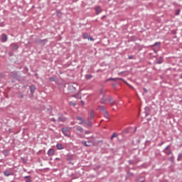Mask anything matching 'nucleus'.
I'll return each mask as SVG.
<instances>
[{
	"label": "nucleus",
	"mask_w": 182,
	"mask_h": 182,
	"mask_svg": "<svg viewBox=\"0 0 182 182\" xmlns=\"http://www.w3.org/2000/svg\"><path fill=\"white\" fill-rule=\"evenodd\" d=\"M95 11L96 15H99L100 14H102V7H100V6H97L95 7Z\"/></svg>",
	"instance_id": "obj_3"
},
{
	"label": "nucleus",
	"mask_w": 182,
	"mask_h": 182,
	"mask_svg": "<svg viewBox=\"0 0 182 182\" xmlns=\"http://www.w3.org/2000/svg\"><path fill=\"white\" fill-rule=\"evenodd\" d=\"M11 77L13 79H15L16 80H18V82H23L25 80V78L22 76H21V74L18 71H14L11 73Z\"/></svg>",
	"instance_id": "obj_1"
},
{
	"label": "nucleus",
	"mask_w": 182,
	"mask_h": 182,
	"mask_svg": "<svg viewBox=\"0 0 182 182\" xmlns=\"http://www.w3.org/2000/svg\"><path fill=\"white\" fill-rule=\"evenodd\" d=\"M6 41H8V36H6V34L3 33L1 35V42H6Z\"/></svg>",
	"instance_id": "obj_11"
},
{
	"label": "nucleus",
	"mask_w": 182,
	"mask_h": 182,
	"mask_svg": "<svg viewBox=\"0 0 182 182\" xmlns=\"http://www.w3.org/2000/svg\"><path fill=\"white\" fill-rule=\"evenodd\" d=\"M117 79H119V80H123V78H112V77L108 78L107 80H114V81H115V80H117Z\"/></svg>",
	"instance_id": "obj_27"
},
{
	"label": "nucleus",
	"mask_w": 182,
	"mask_h": 182,
	"mask_svg": "<svg viewBox=\"0 0 182 182\" xmlns=\"http://www.w3.org/2000/svg\"><path fill=\"white\" fill-rule=\"evenodd\" d=\"M51 122H56V119H55V118H52Z\"/></svg>",
	"instance_id": "obj_41"
},
{
	"label": "nucleus",
	"mask_w": 182,
	"mask_h": 182,
	"mask_svg": "<svg viewBox=\"0 0 182 182\" xmlns=\"http://www.w3.org/2000/svg\"><path fill=\"white\" fill-rule=\"evenodd\" d=\"M134 57L133 55H129L128 59H134Z\"/></svg>",
	"instance_id": "obj_36"
},
{
	"label": "nucleus",
	"mask_w": 182,
	"mask_h": 182,
	"mask_svg": "<svg viewBox=\"0 0 182 182\" xmlns=\"http://www.w3.org/2000/svg\"><path fill=\"white\" fill-rule=\"evenodd\" d=\"M24 178H31V176H24Z\"/></svg>",
	"instance_id": "obj_46"
},
{
	"label": "nucleus",
	"mask_w": 182,
	"mask_h": 182,
	"mask_svg": "<svg viewBox=\"0 0 182 182\" xmlns=\"http://www.w3.org/2000/svg\"><path fill=\"white\" fill-rule=\"evenodd\" d=\"M165 154H171V149H170V145H168L164 149Z\"/></svg>",
	"instance_id": "obj_5"
},
{
	"label": "nucleus",
	"mask_w": 182,
	"mask_h": 182,
	"mask_svg": "<svg viewBox=\"0 0 182 182\" xmlns=\"http://www.w3.org/2000/svg\"><path fill=\"white\" fill-rule=\"evenodd\" d=\"M143 90L144 93H147L148 90L146 88H144ZM144 93H142V95H144Z\"/></svg>",
	"instance_id": "obj_38"
},
{
	"label": "nucleus",
	"mask_w": 182,
	"mask_h": 182,
	"mask_svg": "<svg viewBox=\"0 0 182 182\" xmlns=\"http://www.w3.org/2000/svg\"><path fill=\"white\" fill-rule=\"evenodd\" d=\"M105 18H106V16H105H105H102L101 17L102 21H103V19H105Z\"/></svg>",
	"instance_id": "obj_39"
},
{
	"label": "nucleus",
	"mask_w": 182,
	"mask_h": 182,
	"mask_svg": "<svg viewBox=\"0 0 182 182\" xmlns=\"http://www.w3.org/2000/svg\"><path fill=\"white\" fill-rule=\"evenodd\" d=\"M48 156H54L55 150L53 149H50L47 152Z\"/></svg>",
	"instance_id": "obj_10"
},
{
	"label": "nucleus",
	"mask_w": 182,
	"mask_h": 182,
	"mask_svg": "<svg viewBox=\"0 0 182 182\" xmlns=\"http://www.w3.org/2000/svg\"><path fill=\"white\" fill-rule=\"evenodd\" d=\"M77 120L80 121L79 124H83V123H85L82 117H77Z\"/></svg>",
	"instance_id": "obj_16"
},
{
	"label": "nucleus",
	"mask_w": 182,
	"mask_h": 182,
	"mask_svg": "<svg viewBox=\"0 0 182 182\" xmlns=\"http://www.w3.org/2000/svg\"><path fill=\"white\" fill-rule=\"evenodd\" d=\"M61 132L65 137H70V134H67L69 132V128H62Z\"/></svg>",
	"instance_id": "obj_2"
},
{
	"label": "nucleus",
	"mask_w": 182,
	"mask_h": 182,
	"mask_svg": "<svg viewBox=\"0 0 182 182\" xmlns=\"http://www.w3.org/2000/svg\"><path fill=\"white\" fill-rule=\"evenodd\" d=\"M144 110L145 116L146 117H147V116L150 114V112H151V109L149 107H145Z\"/></svg>",
	"instance_id": "obj_7"
},
{
	"label": "nucleus",
	"mask_w": 182,
	"mask_h": 182,
	"mask_svg": "<svg viewBox=\"0 0 182 182\" xmlns=\"http://www.w3.org/2000/svg\"><path fill=\"white\" fill-rule=\"evenodd\" d=\"M19 99H23V95L22 93L18 94Z\"/></svg>",
	"instance_id": "obj_32"
},
{
	"label": "nucleus",
	"mask_w": 182,
	"mask_h": 182,
	"mask_svg": "<svg viewBox=\"0 0 182 182\" xmlns=\"http://www.w3.org/2000/svg\"><path fill=\"white\" fill-rule=\"evenodd\" d=\"M163 58L161 57L159 58V59L157 60L158 65H161L163 63Z\"/></svg>",
	"instance_id": "obj_25"
},
{
	"label": "nucleus",
	"mask_w": 182,
	"mask_h": 182,
	"mask_svg": "<svg viewBox=\"0 0 182 182\" xmlns=\"http://www.w3.org/2000/svg\"><path fill=\"white\" fill-rule=\"evenodd\" d=\"M57 150H63L65 148L63 147V145L62 144L58 143L55 146Z\"/></svg>",
	"instance_id": "obj_12"
},
{
	"label": "nucleus",
	"mask_w": 182,
	"mask_h": 182,
	"mask_svg": "<svg viewBox=\"0 0 182 182\" xmlns=\"http://www.w3.org/2000/svg\"><path fill=\"white\" fill-rule=\"evenodd\" d=\"M29 89H30L31 93L33 94L35 93V90H36V87H35V85H30Z\"/></svg>",
	"instance_id": "obj_13"
},
{
	"label": "nucleus",
	"mask_w": 182,
	"mask_h": 182,
	"mask_svg": "<svg viewBox=\"0 0 182 182\" xmlns=\"http://www.w3.org/2000/svg\"><path fill=\"white\" fill-rule=\"evenodd\" d=\"M9 133H12V129H9Z\"/></svg>",
	"instance_id": "obj_45"
},
{
	"label": "nucleus",
	"mask_w": 182,
	"mask_h": 182,
	"mask_svg": "<svg viewBox=\"0 0 182 182\" xmlns=\"http://www.w3.org/2000/svg\"><path fill=\"white\" fill-rule=\"evenodd\" d=\"M23 163H26V161H23Z\"/></svg>",
	"instance_id": "obj_53"
},
{
	"label": "nucleus",
	"mask_w": 182,
	"mask_h": 182,
	"mask_svg": "<svg viewBox=\"0 0 182 182\" xmlns=\"http://www.w3.org/2000/svg\"><path fill=\"white\" fill-rule=\"evenodd\" d=\"M4 176H6V177H9V176H12V173H11V171L9 170H6L4 171Z\"/></svg>",
	"instance_id": "obj_14"
},
{
	"label": "nucleus",
	"mask_w": 182,
	"mask_h": 182,
	"mask_svg": "<svg viewBox=\"0 0 182 182\" xmlns=\"http://www.w3.org/2000/svg\"><path fill=\"white\" fill-rule=\"evenodd\" d=\"M180 12H181V9H176L175 11V15L177 16L178 15H180Z\"/></svg>",
	"instance_id": "obj_26"
},
{
	"label": "nucleus",
	"mask_w": 182,
	"mask_h": 182,
	"mask_svg": "<svg viewBox=\"0 0 182 182\" xmlns=\"http://www.w3.org/2000/svg\"><path fill=\"white\" fill-rule=\"evenodd\" d=\"M106 102H107V99L106 98V95L103 94L102 97L101 98V100L100 101V103H101V105H105L106 103Z\"/></svg>",
	"instance_id": "obj_4"
},
{
	"label": "nucleus",
	"mask_w": 182,
	"mask_h": 182,
	"mask_svg": "<svg viewBox=\"0 0 182 182\" xmlns=\"http://www.w3.org/2000/svg\"><path fill=\"white\" fill-rule=\"evenodd\" d=\"M180 159H182V154H180L178 156V160H180Z\"/></svg>",
	"instance_id": "obj_37"
},
{
	"label": "nucleus",
	"mask_w": 182,
	"mask_h": 182,
	"mask_svg": "<svg viewBox=\"0 0 182 182\" xmlns=\"http://www.w3.org/2000/svg\"><path fill=\"white\" fill-rule=\"evenodd\" d=\"M58 122H66V117H63V116H60L58 118Z\"/></svg>",
	"instance_id": "obj_15"
},
{
	"label": "nucleus",
	"mask_w": 182,
	"mask_h": 182,
	"mask_svg": "<svg viewBox=\"0 0 182 182\" xmlns=\"http://www.w3.org/2000/svg\"><path fill=\"white\" fill-rule=\"evenodd\" d=\"M69 105H70V106H73V107H75V106H76V103H75L72 101L69 102Z\"/></svg>",
	"instance_id": "obj_29"
},
{
	"label": "nucleus",
	"mask_w": 182,
	"mask_h": 182,
	"mask_svg": "<svg viewBox=\"0 0 182 182\" xmlns=\"http://www.w3.org/2000/svg\"><path fill=\"white\" fill-rule=\"evenodd\" d=\"M69 89H73V90L76 91V87H75L73 85H70Z\"/></svg>",
	"instance_id": "obj_31"
},
{
	"label": "nucleus",
	"mask_w": 182,
	"mask_h": 182,
	"mask_svg": "<svg viewBox=\"0 0 182 182\" xmlns=\"http://www.w3.org/2000/svg\"><path fill=\"white\" fill-rule=\"evenodd\" d=\"M127 85L129 86V87H132V85H130L129 83L126 82Z\"/></svg>",
	"instance_id": "obj_49"
},
{
	"label": "nucleus",
	"mask_w": 182,
	"mask_h": 182,
	"mask_svg": "<svg viewBox=\"0 0 182 182\" xmlns=\"http://www.w3.org/2000/svg\"><path fill=\"white\" fill-rule=\"evenodd\" d=\"M86 124H87V127H92V123H91V122H90V119L88 118V119H87Z\"/></svg>",
	"instance_id": "obj_19"
},
{
	"label": "nucleus",
	"mask_w": 182,
	"mask_h": 182,
	"mask_svg": "<svg viewBox=\"0 0 182 182\" xmlns=\"http://www.w3.org/2000/svg\"><path fill=\"white\" fill-rule=\"evenodd\" d=\"M90 117L91 119H93V117H95V111L93 109H91L90 111Z\"/></svg>",
	"instance_id": "obj_17"
},
{
	"label": "nucleus",
	"mask_w": 182,
	"mask_h": 182,
	"mask_svg": "<svg viewBox=\"0 0 182 182\" xmlns=\"http://www.w3.org/2000/svg\"><path fill=\"white\" fill-rule=\"evenodd\" d=\"M4 156H5L6 157L9 154V150L8 149H4L2 151Z\"/></svg>",
	"instance_id": "obj_18"
},
{
	"label": "nucleus",
	"mask_w": 182,
	"mask_h": 182,
	"mask_svg": "<svg viewBox=\"0 0 182 182\" xmlns=\"http://www.w3.org/2000/svg\"><path fill=\"white\" fill-rule=\"evenodd\" d=\"M77 131L80 132V133H83V128L82 127H77Z\"/></svg>",
	"instance_id": "obj_22"
},
{
	"label": "nucleus",
	"mask_w": 182,
	"mask_h": 182,
	"mask_svg": "<svg viewBox=\"0 0 182 182\" xmlns=\"http://www.w3.org/2000/svg\"><path fill=\"white\" fill-rule=\"evenodd\" d=\"M154 46H160V42H156L154 44Z\"/></svg>",
	"instance_id": "obj_33"
},
{
	"label": "nucleus",
	"mask_w": 182,
	"mask_h": 182,
	"mask_svg": "<svg viewBox=\"0 0 182 182\" xmlns=\"http://www.w3.org/2000/svg\"><path fill=\"white\" fill-rule=\"evenodd\" d=\"M55 160H59V158H55Z\"/></svg>",
	"instance_id": "obj_51"
},
{
	"label": "nucleus",
	"mask_w": 182,
	"mask_h": 182,
	"mask_svg": "<svg viewBox=\"0 0 182 182\" xmlns=\"http://www.w3.org/2000/svg\"><path fill=\"white\" fill-rule=\"evenodd\" d=\"M181 78L182 79V76H181Z\"/></svg>",
	"instance_id": "obj_55"
},
{
	"label": "nucleus",
	"mask_w": 182,
	"mask_h": 182,
	"mask_svg": "<svg viewBox=\"0 0 182 182\" xmlns=\"http://www.w3.org/2000/svg\"><path fill=\"white\" fill-rule=\"evenodd\" d=\"M26 182H31V178H29Z\"/></svg>",
	"instance_id": "obj_43"
},
{
	"label": "nucleus",
	"mask_w": 182,
	"mask_h": 182,
	"mask_svg": "<svg viewBox=\"0 0 182 182\" xmlns=\"http://www.w3.org/2000/svg\"><path fill=\"white\" fill-rule=\"evenodd\" d=\"M49 80H50V82H55L56 80L55 79V77H50L49 78Z\"/></svg>",
	"instance_id": "obj_30"
},
{
	"label": "nucleus",
	"mask_w": 182,
	"mask_h": 182,
	"mask_svg": "<svg viewBox=\"0 0 182 182\" xmlns=\"http://www.w3.org/2000/svg\"><path fill=\"white\" fill-rule=\"evenodd\" d=\"M11 48H12L13 50H18V49H19V46L16 43L11 44Z\"/></svg>",
	"instance_id": "obj_9"
},
{
	"label": "nucleus",
	"mask_w": 182,
	"mask_h": 182,
	"mask_svg": "<svg viewBox=\"0 0 182 182\" xmlns=\"http://www.w3.org/2000/svg\"><path fill=\"white\" fill-rule=\"evenodd\" d=\"M127 85L129 86V87H132V85H130L129 83L126 82Z\"/></svg>",
	"instance_id": "obj_48"
},
{
	"label": "nucleus",
	"mask_w": 182,
	"mask_h": 182,
	"mask_svg": "<svg viewBox=\"0 0 182 182\" xmlns=\"http://www.w3.org/2000/svg\"><path fill=\"white\" fill-rule=\"evenodd\" d=\"M123 73H124V71L120 73L121 75H123Z\"/></svg>",
	"instance_id": "obj_50"
},
{
	"label": "nucleus",
	"mask_w": 182,
	"mask_h": 182,
	"mask_svg": "<svg viewBox=\"0 0 182 182\" xmlns=\"http://www.w3.org/2000/svg\"><path fill=\"white\" fill-rule=\"evenodd\" d=\"M108 102L111 106L116 105V100H114L112 96H109Z\"/></svg>",
	"instance_id": "obj_6"
},
{
	"label": "nucleus",
	"mask_w": 182,
	"mask_h": 182,
	"mask_svg": "<svg viewBox=\"0 0 182 182\" xmlns=\"http://www.w3.org/2000/svg\"><path fill=\"white\" fill-rule=\"evenodd\" d=\"M114 137H117V134L116 132L113 133L112 136H111V140L114 139Z\"/></svg>",
	"instance_id": "obj_28"
},
{
	"label": "nucleus",
	"mask_w": 182,
	"mask_h": 182,
	"mask_svg": "<svg viewBox=\"0 0 182 182\" xmlns=\"http://www.w3.org/2000/svg\"><path fill=\"white\" fill-rule=\"evenodd\" d=\"M163 144H164V141H161L160 144H158V146L159 147H161V146H163Z\"/></svg>",
	"instance_id": "obj_35"
},
{
	"label": "nucleus",
	"mask_w": 182,
	"mask_h": 182,
	"mask_svg": "<svg viewBox=\"0 0 182 182\" xmlns=\"http://www.w3.org/2000/svg\"><path fill=\"white\" fill-rule=\"evenodd\" d=\"M83 39H88L89 38V34L87 33H85L82 34Z\"/></svg>",
	"instance_id": "obj_23"
},
{
	"label": "nucleus",
	"mask_w": 182,
	"mask_h": 182,
	"mask_svg": "<svg viewBox=\"0 0 182 182\" xmlns=\"http://www.w3.org/2000/svg\"><path fill=\"white\" fill-rule=\"evenodd\" d=\"M9 53H10V54H11V53H12V52H10Z\"/></svg>",
	"instance_id": "obj_54"
},
{
	"label": "nucleus",
	"mask_w": 182,
	"mask_h": 182,
	"mask_svg": "<svg viewBox=\"0 0 182 182\" xmlns=\"http://www.w3.org/2000/svg\"><path fill=\"white\" fill-rule=\"evenodd\" d=\"M92 77H93L92 75H90V74L85 75V79L87 80H89L90 79H92Z\"/></svg>",
	"instance_id": "obj_20"
},
{
	"label": "nucleus",
	"mask_w": 182,
	"mask_h": 182,
	"mask_svg": "<svg viewBox=\"0 0 182 182\" xmlns=\"http://www.w3.org/2000/svg\"><path fill=\"white\" fill-rule=\"evenodd\" d=\"M45 41L46 42V39L41 40V43H42V42H45Z\"/></svg>",
	"instance_id": "obj_44"
},
{
	"label": "nucleus",
	"mask_w": 182,
	"mask_h": 182,
	"mask_svg": "<svg viewBox=\"0 0 182 182\" xmlns=\"http://www.w3.org/2000/svg\"><path fill=\"white\" fill-rule=\"evenodd\" d=\"M82 144H84V146H85V147H90V146H92V141H82Z\"/></svg>",
	"instance_id": "obj_8"
},
{
	"label": "nucleus",
	"mask_w": 182,
	"mask_h": 182,
	"mask_svg": "<svg viewBox=\"0 0 182 182\" xmlns=\"http://www.w3.org/2000/svg\"><path fill=\"white\" fill-rule=\"evenodd\" d=\"M103 114H104V117H105V119H109V113L107 112V110L103 112Z\"/></svg>",
	"instance_id": "obj_21"
},
{
	"label": "nucleus",
	"mask_w": 182,
	"mask_h": 182,
	"mask_svg": "<svg viewBox=\"0 0 182 182\" xmlns=\"http://www.w3.org/2000/svg\"><path fill=\"white\" fill-rule=\"evenodd\" d=\"M169 160H174V156L170 157Z\"/></svg>",
	"instance_id": "obj_42"
},
{
	"label": "nucleus",
	"mask_w": 182,
	"mask_h": 182,
	"mask_svg": "<svg viewBox=\"0 0 182 182\" xmlns=\"http://www.w3.org/2000/svg\"><path fill=\"white\" fill-rule=\"evenodd\" d=\"M100 93H101L102 95H104V94H103V90H100Z\"/></svg>",
	"instance_id": "obj_47"
},
{
	"label": "nucleus",
	"mask_w": 182,
	"mask_h": 182,
	"mask_svg": "<svg viewBox=\"0 0 182 182\" xmlns=\"http://www.w3.org/2000/svg\"><path fill=\"white\" fill-rule=\"evenodd\" d=\"M98 107H99V109L102 110V112L106 111V109L105 108V106L100 105V106H98Z\"/></svg>",
	"instance_id": "obj_24"
},
{
	"label": "nucleus",
	"mask_w": 182,
	"mask_h": 182,
	"mask_svg": "<svg viewBox=\"0 0 182 182\" xmlns=\"http://www.w3.org/2000/svg\"><path fill=\"white\" fill-rule=\"evenodd\" d=\"M81 105H82V106H85V102L81 101Z\"/></svg>",
	"instance_id": "obj_40"
},
{
	"label": "nucleus",
	"mask_w": 182,
	"mask_h": 182,
	"mask_svg": "<svg viewBox=\"0 0 182 182\" xmlns=\"http://www.w3.org/2000/svg\"><path fill=\"white\" fill-rule=\"evenodd\" d=\"M88 41H95V38H93V37H88Z\"/></svg>",
	"instance_id": "obj_34"
},
{
	"label": "nucleus",
	"mask_w": 182,
	"mask_h": 182,
	"mask_svg": "<svg viewBox=\"0 0 182 182\" xmlns=\"http://www.w3.org/2000/svg\"><path fill=\"white\" fill-rule=\"evenodd\" d=\"M68 160H72V159H70V158H68Z\"/></svg>",
	"instance_id": "obj_52"
}]
</instances>
